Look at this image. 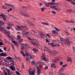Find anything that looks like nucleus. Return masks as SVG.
Wrapping results in <instances>:
<instances>
[{"label": "nucleus", "instance_id": "obj_6", "mask_svg": "<svg viewBox=\"0 0 75 75\" xmlns=\"http://www.w3.org/2000/svg\"><path fill=\"white\" fill-rule=\"evenodd\" d=\"M44 48L45 50H46L47 52H48L49 54H51V50H50L47 47V46H45Z\"/></svg>", "mask_w": 75, "mask_h": 75}, {"label": "nucleus", "instance_id": "obj_55", "mask_svg": "<svg viewBox=\"0 0 75 75\" xmlns=\"http://www.w3.org/2000/svg\"><path fill=\"white\" fill-rule=\"evenodd\" d=\"M66 33L67 34V35H70V34H69V33L67 32H66Z\"/></svg>", "mask_w": 75, "mask_h": 75}, {"label": "nucleus", "instance_id": "obj_9", "mask_svg": "<svg viewBox=\"0 0 75 75\" xmlns=\"http://www.w3.org/2000/svg\"><path fill=\"white\" fill-rule=\"evenodd\" d=\"M10 68L11 69L12 71H14L16 70V67H14L13 66H11L10 67Z\"/></svg>", "mask_w": 75, "mask_h": 75}, {"label": "nucleus", "instance_id": "obj_44", "mask_svg": "<svg viewBox=\"0 0 75 75\" xmlns=\"http://www.w3.org/2000/svg\"><path fill=\"white\" fill-rule=\"evenodd\" d=\"M52 13L53 14H56V12L54 11H53L52 12Z\"/></svg>", "mask_w": 75, "mask_h": 75}, {"label": "nucleus", "instance_id": "obj_60", "mask_svg": "<svg viewBox=\"0 0 75 75\" xmlns=\"http://www.w3.org/2000/svg\"><path fill=\"white\" fill-rule=\"evenodd\" d=\"M55 30L52 31V33H53V34H55Z\"/></svg>", "mask_w": 75, "mask_h": 75}, {"label": "nucleus", "instance_id": "obj_31", "mask_svg": "<svg viewBox=\"0 0 75 75\" xmlns=\"http://www.w3.org/2000/svg\"><path fill=\"white\" fill-rule=\"evenodd\" d=\"M46 35L47 37H48L49 38H51V36H50V35L49 34H47Z\"/></svg>", "mask_w": 75, "mask_h": 75}, {"label": "nucleus", "instance_id": "obj_1", "mask_svg": "<svg viewBox=\"0 0 75 75\" xmlns=\"http://www.w3.org/2000/svg\"><path fill=\"white\" fill-rule=\"evenodd\" d=\"M30 8L31 7L30 6L28 7H23L22 9V13L21 12H19V14H21V16H24V17H30V16L28 15L27 13H26L24 11V9H26L27 10H29L30 9Z\"/></svg>", "mask_w": 75, "mask_h": 75}, {"label": "nucleus", "instance_id": "obj_18", "mask_svg": "<svg viewBox=\"0 0 75 75\" xmlns=\"http://www.w3.org/2000/svg\"><path fill=\"white\" fill-rule=\"evenodd\" d=\"M33 51H34V52H37L38 51V50L35 48H34L33 49Z\"/></svg>", "mask_w": 75, "mask_h": 75}, {"label": "nucleus", "instance_id": "obj_46", "mask_svg": "<svg viewBox=\"0 0 75 75\" xmlns=\"http://www.w3.org/2000/svg\"><path fill=\"white\" fill-rule=\"evenodd\" d=\"M11 26V24H10V23H9L8 25V26L9 27H10V26Z\"/></svg>", "mask_w": 75, "mask_h": 75}, {"label": "nucleus", "instance_id": "obj_3", "mask_svg": "<svg viewBox=\"0 0 75 75\" xmlns=\"http://www.w3.org/2000/svg\"><path fill=\"white\" fill-rule=\"evenodd\" d=\"M70 42H70V41L68 38L66 39V40L64 42L65 44L67 45H70Z\"/></svg>", "mask_w": 75, "mask_h": 75}, {"label": "nucleus", "instance_id": "obj_8", "mask_svg": "<svg viewBox=\"0 0 75 75\" xmlns=\"http://www.w3.org/2000/svg\"><path fill=\"white\" fill-rule=\"evenodd\" d=\"M28 24H29V25H31V26H32L33 27L35 26V25H34V24L33 23V22H29L28 23Z\"/></svg>", "mask_w": 75, "mask_h": 75}, {"label": "nucleus", "instance_id": "obj_41", "mask_svg": "<svg viewBox=\"0 0 75 75\" xmlns=\"http://www.w3.org/2000/svg\"><path fill=\"white\" fill-rule=\"evenodd\" d=\"M4 32L5 34H7V30H4Z\"/></svg>", "mask_w": 75, "mask_h": 75}, {"label": "nucleus", "instance_id": "obj_56", "mask_svg": "<svg viewBox=\"0 0 75 75\" xmlns=\"http://www.w3.org/2000/svg\"><path fill=\"white\" fill-rule=\"evenodd\" d=\"M0 22H1L0 23V25H3V23H1V21H0Z\"/></svg>", "mask_w": 75, "mask_h": 75}, {"label": "nucleus", "instance_id": "obj_29", "mask_svg": "<svg viewBox=\"0 0 75 75\" xmlns=\"http://www.w3.org/2000/svg\"><path fill=\"white\" fill-rule=\"evenodd\" d=\"M61 43H62V45H64V44H65V41H61Z\"/></svg>", "mask_w": 75, "mask_h": 75}, {"label": "nucleus", "instance_id": "obj_53", "mask_svg": "<svg viewBox=\"0 0 75 75\" xmlns=\"http://www.w3.org/2000/svg\"><path fill=\"white\" fill-rule=\"evenodd\" d=\"M10 34V32L9 31H8L7 33V35H9Z\"/></svg>", "mask_w": 75, "mask_h": 75}, {"label": "nucleus", "instance_id": "obj_12", "mask_svg": "<svg viewBox=\"0 0 75 75\" xmlns=\"http://www.w3.org/2000/svg\"><path fill=\"white\" fill-rule=\"evenodd\" d=\"M25 45L26 47L28 50H30L31 49V48H30V47L29 46V45H28V44H25Z\"/></svg>", "mask_w": 75, "mask_h": 75}, {"label": "nucleus", "instance_id": "obj_5", "mask_svg": "<svg viewBox=\"0 0 75 75\" xmlns=\"http://www.w3.org/2000/svg\"><path fill=\"white\" fill-rule=\"evenodd\" d=\"M33 71H30V70H29V74L30 75H31V74L33 75H35V69L33 70Z\"/></svg>", "mask_w": 75, "mask_h": 75}, {"label": "nucleus", "instance_id": "obj_48", "mask_svg": "<svg viewBox=\"0 0 75 75\" xmlns=\"http://www.w3.org/2000/svg\"><path fill=\"white\" fill-rule=\"evenodd\" d=\"M16 45L17 46V47H18V42H16Z\"/></svg>", "mask_w": 75, "mask_h": 75}, {"label": "nucleus", "instance_id": "obj_36", "mask_svg": "<svg viewBox=\"0 0 75 75\" xmlns=\"http://www.w3.org/2000/svg\"><path fill=\"white\" fill-rule=\"evenodd\" d=\"M60 40L61 41H64V39L63 38H60Z\"/></svg>", "mask_w": 75, "mask_h": 75}, {"label": "nucleus", "instance_id": "obj_52", "mask_svg": "<svg viewBox=\"0 0 75 75\" xmlns=\"http://www.w3.org/2000/svg\"><path fill=\"white\" fill-rule=\"evenodd\" d=\"M21 54H24V52H23V51H21Z\"/></svg>", "mask_w": 75, "mask_h": 75}, {"label": "nucleus", "instance_id": "obj_59", "mask_svg": "<svg viewBox=\"0 0 75 75\" xmlns=\"http://www.w3.org/2000/svg\"><path fill=\"white\" fill-rule=\"evenodd\" d=\"M34 45H35L36 46L38 45V43H35V44H34Z\"/></svg>", "mask_w": 75, "mask_h": 75}, {"label": "nucleus", "instance_id": "obj_11", "mask_svg": "<svg viewBox=\"0 0 75 75\" xmlns=\"http://www.w3.org/2000/svg\"><path fill=\"white\" fill-rule=\"evenodd\" d=\"M0 56L2 57H6L7 55H6V54L4 53H2L0 54Z\"/></svg>", "mask_w": 75, "mask_h": 75}, {"label": "nucleus", "instance_id": "obj_27", "mask_svg": "<svg viewBox=\"0 0 75 75\" xmlns=\"http://www.w3.org/2000/svg\"><path fill=\"white\" fill-rule=\"evenodd\" d=\"M2 8L4 10H7V8L4 6H2Z\"/></svg>", "mask_w": 75, "mask_h": 75}, {"label": "nucleus", "instance_id": "obj_25", "mask_svg": "<svg viewBox=\"0 0 75 75\" xmlns=\"http://www.w3.org/2000/svg\"><path fill=\"white\" fill-rule=\"evenodd\" d=\"M54 10H55L56 11H59V8H54Z\"/></svg>", "mask_w": 75, "mask_h": 75}, {"label": "nucleus", "instance_id": "obj_39", "mask_svg": "<svg viewBox=\"0 0 75 75\" xmlns=\"http://www.w3.org/2000/svg\"><path fill=\"white\" fill-rule=\"evenodd\" d=\"M61 69L62 70V72H64L65 71V69L63 68Z\"/></svg>", "mask_w": 75, "mask_h": 75}, {"label": "nucleus", "instance_id": "obj_34", "mask_svg": "<svg viewBox=\"0 0 75 75\" xmlns=\"http://www.w3.org/2000/svg\"><path fill=\"white\" fill-rule=\"evenodd\" d=\"M3 42H0V45H3Z\"/></svg>", "mask_w": 75, "mask_h": 75}, {"label": "nucleus", "instance_id": "obj_19", "mask_svg": "<svg viewBox=\"0 0 75 75\" xmlns=\"http://www.w3.org/2000/svg\"><path fill=\"white\" fill-rule=\"evenodd\" d=\"M60 45L58 44H55L52 46V47H59Z\"/></svg>", "mask_w": 75, "mask_h": 75}, {"label": "nucleus", "instance_id": "obj_35", "mask_svg": "<svg viewBox=\"0 0 75 75\" xmlns=\"http://www.w3.org/2000/svg\"><path fill=\"white\" fill-rule=\"evenodd\" d=\"M71 4L73 5H75V2H74V1H71Z\"/></svg>", "mask_w": 75, "mask_h": 75}, {"label": "nucleus", "instance_id": "obj_21", "mask_svg": "<svg viewBox=\"0 0 75 75\" xmlns=\"http://www.w3.org/2000/svg\"><path fill=\"white\" fill-rule=\"evenodd\" d=\"M30 58L31 59H33V58H34V55L33 54H30Z\"/></svg>", "mask_w": 75, "mask_h": 75}, {"label": "nucleus", "instance_id": "obj_58", "mask_svg": "<svg viewBox=\"0 0 75 75\" xmlns=\"http://www.w3.org/2000/svg\"><path fill=\"white\" fill-rule=\"evenodd\" d=\"M12 8H13V9L15 8V6L14 5H13L12 6Z\"/></svg>", "mask_w": 75, "mask_h": 75}, {"label": "nucleus", "instance_id": "obj_45", "mask_svg": "<svg viewBox=\"0 0 75 75\" xmlns=\"http://www.w3.org/2000/svg\"><path fill=\"white\" fill-rule=\"evenodd\" d=\"M16 74H18V75H20V73H19V72H18V71H16Z\"/></svg>", "mask_w": 75, "mask_h": 75}, {"label": "nucleus", "instance_id": "obj_13", "mask_svg": "<svg viewBox=\"0 0 75 75\" xmlns=\"http://www.w3.org/2000/svg\"><path fill=\"white\" fill-rule=\"evenodd\" d=\"M6 70L7 71V72L8 73V75H11L12 74H11V73L10 72V70L8 69H6Z\"/></svg>", "mask_w": 75, "mask_h": 75}, {"label": "nucleus", "instance_id": "obj_14", "mask_svg": "<svg viewBox=\"0 0 75 75\" xmlns=\"http://www.w3.org/2000/svg\"><path fill=\"white\" fill-rule=\"evenodd\" d=\"M58 61V58H55V59L53 60V63H56V62H57Z\"/></svg>", "mask_w": 75, "mask_h": 75}, {"label": "nucleus", "instance_id": "obj_7", "mask_svg": "<svg viewBox=\"0 0 75 75\" xmlns=\"http://www.w3.org/2000/svg\"><path fill=\"white\" fill-rule=\"evenodd\" d=\"M41 59H43L44 61H48V59L46 58V57H45V55L42 56L41 57Z\"/></svg>", "mask_w": 75, "mask_h": 75}, {"label": "nucleus", "instance_id": "obj_64", "mask_svg": "<svg viewBox=\"0 0 75 75\" xmlns=\"http://www.w3.org/2000/svg\"><path fill=\"white\" fill-rule=\"evenodd\" d=\"M46 7H48L49 6H50V5H49V4H47V5H46Z\"/></svg>", "mask_w": 75, "mask_h": 75}, {"label": "nucleus", "instance_id": "obj_37", "mask_svg": "<svg viewBox=\"0 0 75 75\" xmlns=\"http://www.w3.org/2000/svg\"><path fill=\"white\" fill-rule=\"evenodd\" d=\"M63 63H64V62H60V65H62L63 64Z\"/></svg>", "mask_w": 75, "mask_h": 75}, {"label": "nucleus", "instance_id": "obj_51", "mask_svg": "<svg viewBox=\"0 0 75 75\" xmlns=\"http://www.w3.org/2000/svg\"><path fill=\"white\" fill-rule=\"evenodd\" d=\"M25 35H26V34H28V32H25Z\"/></svg>", "mask_w": 75, "mask_h": 75}, {"label": "nucleus", "instance_id": "obj_43", "mask_svg": "<svg viewBox=\"0 0 75 75\" xmlns=\"http://www.w3.org/2000/svg\"><path fill=\"white\" fill-rule=\"evenodd\" d=\"M54 66H55V64H51V67H53Z\"/></svg>", "mask_w": 75, "mask_h": 75}, {"label": "nucleus", "instance_id": "obj_50", "mask_svg": "<svg viewBox=\"0 0 75 75\" xmlns=\"http://www.w3.org/2000/svg\"><path fill=\"white\" fill-rule=\"evenodd\" d=\"M48 23H47L45 22V25H48Z\"/></svg>", "mask_w": 75, "mask_h": 75}, {"label": "nucleus", "instance_id": "obj_28", "mask_svg": "<svg viewBox=\"0 0 75 75\" xmlns=\"http://www.w3.org/2000/svg\"><path fill=\"white\" fill-rule=\"evenodd\" d=\"M29 57H26V61L27 62L29 60Z\"/></svg>", "mask_w": 75, "mask_h": 75}, {"label": "nucleus", "instance_id": "obj_17", "mask_svg": "<svg viewBox=\"0 0 75 75\" xmlns=\"http://www.w3.org/2000/svg\"><path fill=\"white\" fill-rule=\"evenodd\" d=\"M67 61H70V62H72V59L69 57H67Z\"/></svg>", "mask_w": 75, "mask_h": 75}, {"label": "nucleus", "instance_id": "obj_49", "mask_svg": "<svg viewBox=\"0 0 75 75\" xmlns=\"http://www.w3.org/2000/svg\"><path fill=\"white\" fill-rule=\"evenodd\" d=\"M23 41V39H22L21 40H20L19 41V42H22V41Z\"/></svg>", "mask_w": 75, "mask_h": 75}, {"label": "nucleus", "instance_id": "obj_42", "mask_svg": "<svg viewBox=\"0 0 75 75\" xmlns=\"http://www.w3.org/2000/svg\"><path fill=\"white\" fill-rule=\"evenodd\" d=\"M0 27L1 29H2V30H4V27L3 26H0Z\"/></svg>", "mask_w": 75, "mask_h": 75}, {"label": "nucleus", "instance_id": "obj_63", "mask_svg": "<svg viewBox=\"0 0 75 75\" xmlns=\"http://www.w3.org/2000/svg\"><path fill=\"white\" fill-rule=\"evenodd\" d=\"M9 10L10 11H12V10H13V9H12V8H10Z\"/></svg>", "mask_w": 75, "mask_h": 75}, {"label": "nucleus", "instance_id": "obj_33", "mask_svg": "<svg viewBox=\"0 0 75 75\" xmlns=\"http://www.w3.org/2000/svg\"><path fill=\"white\" fill-rule=\"evenodd\" d=\"M17 27H18V28L20 30H21V28H22L21 27L18 25H17Z\"/></svg>", "mask_w": 75, "mask_h": 75}, {"label": "nucleus", "instance_id": "obj_10", "mask_svg": "<svg viewBox=\"0 0 75 75\" xmlns=\"http://www.w3.org/2000/svg\"><path fill=\"white\" fill-rule=\"evenodd\" d=\"M58 54V52H57V51H53L52 53V55H57Z\"/></svg>", "mask_w": 75, "mask_h": 75}, {"label": "nucleus", "instance_id": "obj_47", "mask_svg": "<svg viewBox=\"0 0 75 75\" xmlns=\"http://www.w3.org/2000/svg\"><path fill=\"white\" fill-rule=\"evenodd\" d=\"M69 13H71L72 11V10H71V9H70L69 10Z\"/></svg>", "mask_w": 75, "mask_h": 75}, {"label": "nucleus", "instance_id": "obj_32", "mask_svg": "<svg viewBox=\"0 0 75 75\" xmlns=\"http://www.w3.org/2000/svg\"><path fill=\"white\" fill-rule=\"evenodd\" d=\"M32 65H34L35 64V61H33L32 62Z\"/></svg>", "mask_w": 75, "mask_h": 75}, {"label": "nucleus", "instance_id": "obj_61", "mask_svg": "<svg viewBox=\"0 0 75 75\" xmlns=\"http://www.w3.org/2000/svg\"><path fill=\"white\" fill-rule=\"evenodd\" d=\"M38 64H42V62H38Z\"/></svg>", "mask_w": 75, "mask_h": 75}, {"label": "nucleus", "instance_id": "obj_16", "mask_svg": "<svg viewBox=\"0 0 75 75\" xmlns=\"http://www.w3.org/2000/svg\"><path fill=\"white\" fill-rule=\"evenodd\" d=\"M25 54L27 56V57H29V56L30 55V54H29V53L28 52H25Z\"/></svg>", "mask_w": 75, "mask_h": 75}, {"label": "nucleus", "instance_id": "obj_4", "mask_svg": "<svg viewBox=\"0 0 75 75\" xmlns=\"http://www.w3.org/2000/svg\"><path fill=\"white\" fill-rule=\"evenodd\" d=\"M6 16L4 14L1 13L0 14V18H3V20L4 21H6V18H5V17H6L7 16Z\"/></svg>", "mask_w": 75, "mask_h": 75}, {"label": "nucleus", "instance_id": "obj_40", "mask_svg": "<svg viewBox=\"0 0 75 75\" xmlns=\"http://www.w3.org/2000/svg\"><path fill=\"white\" fill-rule=\"evenodd\" d=\"M41 10L42 11H44V8H41Z\"/></svg>", "mask_w": 75, "mask_h": 75}, {"label": "nucleus", "instance_id": "obj_30", "mask_svg": "<svg viewBox=\"0 0 75 75\" xmlns=\"http://www.w3.org/2000/svg\"><path fill=\"white\" fill-rule=\"evenodd\" d=\"M54 28L56 29L57 31H61L60 30L57 28Z\"/></svg>", "mask_w": 75, "mask_h": 75}, {"label": "nucleus", "instance_id": "obj_26", "mask_svg": "<svg viewBox=\"0 0 75 75\" xmlns=\"http://www.w3.org/2000/svg\"><path fill=\"white\" fill-rule=\"evenodd\" d=\"M7 59H12V58H11V57H8L7 58Z\"/></svg>", "mask_w": 75, "mask_h": 75}, {"label": "nucleus", "instance_id": "obj_57", "mask_svg": "<svg viewBox=\"0 0 75 75\" xmlns=\"http://www.w3.org/2000/svg\"><path fill=\"white\" fill-rule=\"evenodd\" d=\"M67 66V64H65L63 66V67H66Z\"/></svg>", "mask_w": 75, "mask_h": 75}, {"label": "nucleus", "instance_id": "obj_24", "mask_svg": "<svg viewBox=\"0 0 75 75\" xmlns=\"http://www.w3.org/2000/svg\"><path fill=\"white\" fill-rule=\"evenodd\" d=\"M69 23H73V24L75 23L72 20H71L70 21H69Z\"/></svg>", "mask_w": 75, "mask_h": 75}, {"label": "nucleus", "instance_id": "obj_23", "mask_svg": "<svg viewBox=\"0 0 75 75\" xmlns=\"http://www.w3.org/2000/svg\"><path fill=\"white\" fill-rule=\"evenodd\" d=\"M30 43H31V44L33 45L35 44V42H33V41H31L30 42Z\"/></svg>", "mask_w": 75, "mask_h": 75}, {"label": "nucleus", "instance_id": "obj_62", "mask_svg": "<svg viewBox=\"0 0 75 75\" xmlns=\"http://www.w3.org/2000/svg\"><path fill=\"white\" fill-rule=\"evenodd\" d=\"M3 51L1 49H0V52H3Z\"/></svg>", "mask_w": 75, "mask_h": 75}, {"label": "nucleus", "instance_id": "obj_15", "mask_svg": "<svg viewBox=\"0 0 75 75\" xmlns=\"http://www.w3.org/2000/svg\"><path fill=\"white\" fill-rule=\"evenodd\" d=\"M40 35L41 38H44V37H45V36L43 33H40Z\"/></svg>", "mask_w": 75, "mask_h": 75}, {"label": "nucleus", "instance_id": "obj_54", "mask_svg": "<svg viewBox=\"0 0 75 75\" xmlns=\"http://www.w3.org/2000/svg\"><path fill=\"white\" fill-rule=\"evenodd\" d=\"M59 73H60L61 72H62V70H61V69H59Z\"/></svg>", "mask_w": 75, "mask_h": 75}, {"label": "nucleus", "instance_id": "obj_2", "mask_svg": "<svg viewBox=\"0 0 75 75\" xmlns=\"http://www.w3.org/2000/svg\"><path fill=\"white\" fill-rule=\"evenodd\" d=\"M36 68H37V70L38 71L37 75H40L41 72V69L42 68V65L41 64H40L39 66V67L37 66H36Z\"/></svg>", "mask_w": 75, "mask_h": 75}, {"label": "nucleus", "instance_id": "obj_20", "mask_svg": "<svg viewBox=\"0 0 75 75\" xmlns=\"http://www.w3.org/2000/svg\"><path fill=\"white\" fill-rule=\"evenodd\" d=\"M22 27H23L25 30H28V27L26 26L21 25Z\"/></svg>", "mask_w": 75, "mask_h": 75}, {"label": "nucleus", "instance_id": "obj_38", "mask_svg": "<svg viewBox=\"0 0 75 75\" xmlns=\"http://www.w3.org/2000/svg\"><path fill=\"white\" fill-rule=\"evenodd\" d=\"M48 68V67L47 66H46L45 67V70H46V69H47Z\"/></svg>", "mask_w": 75, "mask_h": 75}, {"label": "nucleus", "instance_id": "obj_22", "mask_svg": "<svg viewBox=\"0 0 75 75\" xmlns=\"http://www.w3.org/2000/svg\"><path fill=\"white\" fill-rule=\"evenodd\" d=\"M18 38H17V39H18V40H19V39H21V37L20 36V35H18L17 36Z\"/></svg>", "mask_w": 75, "mask_h": 75}]
</instances>
